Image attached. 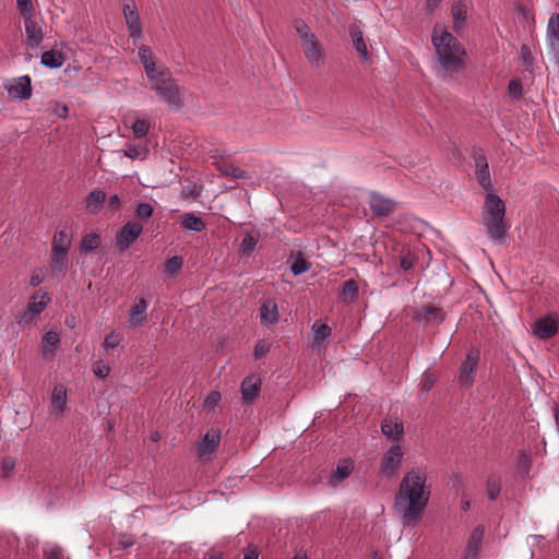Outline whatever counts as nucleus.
I'll return each mask as SVG.
<instances>
[{
  "label": "nucleus",
  "mask_w": 559,
  "mask_h": 559,
  "mask_svg": "<svg viewBox=\"0 0 559 559\" xmlns=\"http://www.w3.org/2000/svg\"><path fill=\"white\" fill-rule=\"evenodd\" d=\"M430 489L427 486V472L423 467L411 468L403 477L395 496V508L405 523L421 519L429 502Z\"/></svg>",
  "instance_id": "1"
},
{
  "label": "nucleus",
  "mask_w": 559,
  "mask_h": 559,
  "mask_svg": "<svg viewBox=\"0 0 559 559\" xmlns=\"http://www.w3.org/2000/svg\"><path fill=\"white\" fill-rule=\"evenodd\" d=\"M432 44L439 63L445 72L456 73L463 69L466 52L451 33L436 25L432 32Z\"/></svg>",
  "instance_id": "2"
},
{
  "label": "nucleus",
  "mask_w": 559,
  "mask_h": 559,
  "mask_svg": "<svg viewBox=\"0 0 559 559\" xmlns=\"http://www.w3.org/2000/svg\"><path fill=\"white\" fill-rule=\"evenodd\" d=\"M506 205L495 193H488L485 199L484 223L490 239L499 240L507 231L504 225Z\"/></svg>",
  "instance_id": "3"
},
{
  "label": "nucleus",
  "mask_w": 559,
  "mask_h": 559,
  "mask_svg": "<svg viewBox=\"0 0 559 559\" xmlns=\"http://www.w3.org/2000/svg\"><path fill=\"white\" fill-rule=\"evenodd\" d=\"M151 90L155 91L160 100L166 103L173 109L181 108L180 91L176 80L166 68L151 79H148Z\"/></svg>",
  "instance_id": "4"
},
{
  "label": "nucleus",
  "mask_w": 559,
  "mask_h": 559,
  "mask_svg": "<svg viewBox=\"0 0 559 559\" xmlns=\"http://www.w3.org/2000/svg\"><path fill=\"white\" fill-rule=\"evenodd\" d=\"M143 226L139 222L130 221L126 223L116 235V248L118 251H126L132 242L142 234Z\"/></svg>",
  "instance_id": "5"
},
{
  "label": "nucleus",
  "mask_w": 559,
  "mask_h": 559,
  "mask_svg": "<svg viewBox=\"0 0 559 559\" xmlns=\"http://www.w3.org/2000/svg\"><path fill=\"white\" fill-rule=\"evenodd\" d=\"M444 318L442 309L432 305H423L414 313V320L424 326H438Z\"/></svg>",
  "instance_id": "6"
},
{
  "label": "nucleus",
  "mask_w": 559,
  "mask_h": 559,
  "mask_svg": "<svg viewBox=\"0 0 559 559\" xmlns=\"http://www.w3.org/2000/svg\"><path fill=\"white\" fill-rule=\"evenodd\" d=\"M478 353L469 352L459 369L457 380L463 386H471L475 381Z\"/></svg>",
  "instance_id": "7"
},
{
  "label": "nucleus",
  "mask_w": 559,
  "mask_h": 559,
  "mask_svg": "<svg viewBox=\"0 0 559 559\" xmlns=\"http://www.w3.org/2000/svg\"><path fill=\"white\" fill-rule=\"evenodd\" d=\"M306 60L313 68H320L324 64V51L321 43L314 36L312 39L301 44Z\"/></svg>",
  "instance_id": "8"
},
{
  "label": "nucleus",
  "mask_w": 559,
  "mask_h": 559,
  "mask_svg": "<svg viewBox=\"0 0 559 559\" xmlns=\"http://www.w3.org/2000/svg\"><path fill=\"white\" fill-rule=\"evenodd\" d=\"M123 15L126 19L128 31L130 33V37L133 39V41H138L142 38V28L140 16L136 11L135 3L133 1L123 4Z\"/></svg>",
  "instance_id": "9"
},
{
  "label": "nucleus",
  "mask_w": 559,
  "mask_h": 559,
  "mask_svg": "<svg viewBox=\"0 0 559 559\" xmlns=\"http://www.w3.org/2000/svg\"><path fill=\"white\" fill-rule=\"evenodd\" d=\"M396 203L379 192H371L369 207L376 216L384 217L393 213Z\"/></svg>",
  "instance_id": "10"
},
{
  "label": "nucleus",
  "mask_w": 559,
  "mask_h": 559,
  "mask_svg": "<svg viewBox=\"0 0 559 559\" xmlns=\"http://www.w3.org/2000/svg\"><path fill=\"white\" fill-rule=\"evenodd\" d=\"M261 379L255 374L247 376L240 385L241 399L245 404L250 405L259 396L261 391Z\"/></svg>",
  "instance_id": "11"
},
{
  "label": "nucleus",
  "mask_w": 559,
  "mask_h": 559,
  "mask_svg": "<svg viewBox=\"0 0 559 559\" xmlns=\"http://www.w3.org/2000/svg\"><path fill=\"white\" fill-rule=\"evenodd\" d=\"M403 451L401 445H392L381 459V471L386 475H391L401 465Z\"/></svg>",
  "instance_id": "12"
},
{
  "label": "nucleus",
  "mask_w": 559,
  "mask_h": 559,
  "mask_svg": "<svg viewBox=\"0 0 559 559\" xmlns=\"http://www.w3.org/2000/svg\"><path fill=\"white\" fill-rule=\"evenodd\" d=\"M261 324L269 328L280 321L278 307L274 299H265L260 307Z\"/></svg>",
  "instance_id": "13"
},
{
  "label": "nucleus",
  "mask_w": 559,
  "mask_h": 559,
  "mask_svg": "<svg viewBox=\"0 0 559 559\" xmlns=\"http://www.w3.org/2000/svg\"><path fill=\"white\" fill-rule=\"evenodd\" d=\"M558 332V323L550 316L540 318L534 323V334L543 340L555 336Z\"/></svg>",
  "instance_id": "14"
},
{
  "label": "nucleus",
  "mask_w": 559,
  "mask_h": 559,
  "mask_svg": "<svg viewBox=\"0 0 559 559\" xmlns=\"http://www.w3.org/2000/svg\"><path fill=\"white\" fill-rule=\"evenodd\" d=\"M139 59L143 64L147 79H151L152 76L156 75L158 71H163L164 69H166L165 66L156 64V62L153 60L152 50L148 46L142 45L139 48Z\"/></svg>",
  "instance_id": "15"
},
{
  "label": "nucleus",
  "mask_w": 559,
  "mask_h": 559,
  "mask_svg": "<svg viewBox=\"0 0 559 559\" xmlns=\"http://www.w3.org/2000/svg\"><path fill=\"white\" fill-rule=\"evenodd\" d=\"M9 95L13 98L25 100L32 97V85L28 75L21 76L8 90Z\"/></svg>",
  "instance_id": "16"
},
{
  "label": "nucleus",
  "mask_w": 559,
  "mask_h": 559,
  "mask_svg": "<svg viewBox=\"0 0 559 559\" xmlns=\"http://www.w3.org/2000/svg\"><path fill=\"white\" fill-rule=\"evenodd\" d=\"M48 301L49 297L47 294H44L41 296L40 301H37L36 296H33L28 301L26 311H24V313L21 316V321L26 323L33 321L38 314H40L44 311Z\"/></svg>",
  "instance_id": "17"
},
{
  "label": "nucleus",
  "mask_w": 559,
  "mask_h": 559,
  "mask_svg": "<svg viewBox=\"0 0 559 559\" xmlns=\"http://www.w3.org/2000/svg\"><path fill=\"white\" fill-rule=\"evenodd\" d=\"M221 441V433L218 430L211 429L205 433L198 447L199 454L209 455L215 451Z\"/></svg>",
  "instance_id": "18"
},
{
  "label": "nucleus",
  "mask_w": 559,
  "mask_h": 559,
  "mask_svg": "<svg viewBox=\"0 0 559 559\" xmlns=\"http://www.w3.org/2000/svg\"><path fill=\"white\" fill-rule=\"evenodd\" d=\"M68 265V252L51 251L50 273L52 277L60 278L63 276Z\"/></svg>",
  "instance_id": "19"
},
{
  "label": "nucleus",
  "mask_w": 559,
  "mask_h": 559,
  "mask_svg": "<svg viewBox=\"0 0 559 559\" xmlns=\"http://www.w3.org/2000/svg\"><path fill=\"white\" fill-rule=\"evenodd\" d=\"M381 431L386 438L397 440L403 436L404 428L397 418H385L381 424Z\"/></svg>",
  "instance_id": "20"
},
{
  "label": "nucleus",
  "mask_w": 559,
  "mask_h": 559,
  "mask_svg": "<svg viewBox=\"0 0 559 559\" xmlns=\"http://www.w3.org/2000/svg\"><path fill=\"white\" fill-rule=\"evenodd\" d=\"M25 33L31 47H38L41 43L44 35L41 27L34 21L33 17L24 20Z\"/></svg>",
  "instance_id": "21"
},
{
  "label": "nucleus",
  "mask_w": 559,
  "mask_h": 559,
  "mask_svg": "<svg viewBox=\"0 0 559 559\" xmlns=\"http://www.w3.org/2000/svg\"><path fill=\"white\" fill-rule=\"evenodd\" d=\"M72 235L67 229L57 230L51 242V251L69 252Z\"/></svg>",
  "instance_id": "22"
},
{
  "label": "nucleus",
  "mask_w": 559,
  "mask_h": 559,
  "mask_svg": "<svg viewBox=\"0 0 559 559\" xmlns=\"http://www.w3.org/2000/svg\"><path fill=\"white\" fill-rule=\"evenodd\" d=\"M180 225L183 229L200 233L205 228V223L192 212L183 213L180 216Z\"/></svg>",
  "instance_id": "23"
},
{
  "label": "nucleus",
  "mask_w": 559,
  "mask_h": 559,
  "mask_svg": "<svg viewBox=\"0 0 559 559\" xmlns=\"http://www.w3.org/2000/svg\"><path fill=\"white\" fill-rule=\"evenodd\" d=\"M349 34L353 39V44H354L356 51L364 60L367 61L369 59V53H368L367 45L364 40L362 32L358 27L352 26L349 29Z\"/></svg>",
  "instance_id": "24"
},
{
  "label": "nucleus",
  "mask_w": 559,
  "mask_h": 559,
  "mask_svg": "<svg viewBox=\"0 0 559 559\" xmlns=\"http://www.w3.org/2000/svg\"><path fill=\"white\" fill-rule=\"evenodd\" d=\"M342 299L345 304H353L358 299L359 287L355 280H347L342 285Z\"/></svg>",
  "instance_id": "25"
},
{
  "label": "nucleus",
  "mask_w": 559,
  "mask_h": 559,
  "mask_svg": "<svg viewBox=\"0 0 559 559\" xmlns=\"http://www.w3.org/2000/svg\"><path fill=\"white\" fill-rule=\"evenodd\" d=\"M51 403L57 414H62L67 403V389L62 384H57L53 388Z\"/></svg>",
  "instance_id": "26"
},
{
  "label": "nucleus",
  "mask_w": 559,
  "mask_h": 559,
  "mask_svg": "<svg viewBox=\"0 0 559 559\" xmlns=\"http://www.w3.org/2000/svg\"><path fill=\"white\" fill-rule=\"evenodd\" d=\"M105 199L106 194L104 191L93 190L86 198V211L91 214H97Z\"/></svg>",
  "instance_id": "27"
},
{
  "label": "nucleus",
  "mask_w": 559,
  "mask_h": 559,
  "mask_svg": "<svg viewBox=\"0 0 559 559\" xmlns=\"http://www.w3.org/2000/svg\"><path fill=\"white\" fill-rule=\"evenodd\" d=\"M259 237L260 234L257 230H251L245 234L239 247V251L242 255L249 257L253 252L259 241Z\"/></svg>",
  "instance_id": "28"
},
{
  "label": "nucleus",
  "mask_w": 559,
  "mask_h": 559,
  "mask_svg": "<svg viewBox=\"0 0 559 559\" xmlns=\"http://www.w3.org/2000/svg\"><path fill=\"white\" fill-rule=\"evenodd\" d=\"M63 62H64V57L58 50L51 49V50L45 51L41 55V64L47 68L58 69V68L62 67Z\"/></svg>",
  "instance_id": "29"
},
{
  "label": "nucleus",
  "mask_w": 559,
  "mask_h": 559,
  "mask_svg": "<svg viewBox=\"0 0 559 559\" xmlns=\"http://www.w3.org/2000/svg\"><path fill=\"white\" fill-rule=\"evenodd\" d=\"M352 471L353 465L350 463H340L331 475L329 484L333 487H336L342 480L350 475Z\"/></svg>",
  "instance_id": "30"
},
{
  "label": "nucleus",
  "mask_w": 559,
  "mask_h": 559,
  "mask_svg": "<svg viewBox=\"0 0 559 559\" xmlns=\"http://www.w3.org/2000/svg\"><path fill=\"white\" fill-rule=\"evenodd\" d=\"M484 534H485L484 526H481V525L476 526L473 530V532L468 538L466 549L479 551V548H480V545H481V542L484 538Z\"/></svg>",
  "instance_id": "31"
},
{
  "label": "nucleus",
  "mask_w": 559,
  "mask_h": 559,
  "mask_svg": "<svg viewBox=\"0 0 559 559\" xmlns=\"http://www.w3.org/2000/svg\"><path fill=\"white\" fill-rule=\"evenodd\" d=\"M100 246V236L96 233H90L82 238L80 250L81 251H93Z\"/></svg>",
  "instance_id": "32"
},
{
  "label": "nucleus",
  "mask_w": 559,
  "mask_h": 559,
  "mask_svg": "<svg viewBox=\"0 0 559 559\" xmlns=\"http://www.w3.org/2000/svg\"><path fill=\"white\" fill-rule=\"evenodd\" d=\"M294 28L299 35L301 44L308 39H312L316 35L311 32L307 23L301 19L294 20Z\"/></svg>",
  "instance_id": "33"
},
{
  "label": "nucleus",
  "mask_w": 559,
  "mask_h": 559,
  "mask_svg": "<svg viewBox=\"0 0 559 559\" xmlns=\"http://www.w3.org/2000/svg\"><path fill=\"white\" fill-rule=\"evenodd\" d=\"M452 16H453L454 29L456 32L461 31L466 21V10L464 9V7L462 4L456 3L452 7Z\"/></svg>",
  "instance_id": "34"
},
{
  "label": "nucleus",
  "mask_w": 559,
  "mask_h": 559,
  "mask_svg": "<svg viewBox=\"0 0 559 559\" xmlns=\"http://www.w3.org/2000/svg\"><path fill=\"white\" fill-rule=\"evenodd\" d=\"M487 496L488 499L493 501L498 498L501 490V479L498 476L491 475L487 479Z\"/></svg>",
  "instance_id": "35"
},
{
  "label": "nucleus",
  "mask_w": 559,
  "mask_h": 559,
  "mask_svg": "<svg viewBox=\"0 0 559 559\" xmlns=\"http://www.w3.org/2000/svg\"><path fill=\"white\" fill-rule=\"evenodd\" d=\"M547 37L549 41L559 40V14L555 13L550 16L547 26Z\"/></svg>",
  "instance_id": "36"
},
{
  "label": "nucleus",
  "mask_w": 559,
  "mask_h": 559,
  "mask_svg": "<svg viewBox=\"0 0 559 559\" xmlns=\"http://www.w3.org/2000/svg\"><path fill=\"white\" fill-rule=\"evenodd\" d=\"M153 206L147 202H140L134 211V217L141 222L147 221L153 215Z\"/></svg>",
  "instance_id": "37"
},
{
  "label": "nucleus",
  "mask_w": 559,
  "mask_h": 559,
  "mask_svg": "<svg viewBox=\"0 0 559 559\" xmlns=\"http://www.w3.org/2000/svg\"><path fill=\"white\" fill-rule=\"evenodd\" d=\"M148 153V150L142 145H127L124 150V155L129 158L135 159H144Z\"/></svg>",
  "instance_id": "38"
},
{
  "label": "nucleus",
  "mask_w": 559,
  "mask_h": 559,
  "mask_svg": "<svg viewBox=\"0 0 559 559\" xmlns=\"http://www.w3.org/2000/svg\"><path fill=\"white\" fill-rule=\"evenodd\" d=\"M219 169L225 176H229L231 178H248L249 177L245 170L240 169L238 166H236L234 164H223L219 167Z\"/></svg>",
  "instance_id": "39"
},
{
  "label": "nucleus",
  "mask_w": 559,
  "mask_h": 559,
  "mask_svg": "<svg viewBox=\"0 0 559 559\" xmlns=\"http://www.w3.org/2000/svg\"><path fill=\"white\" fill-rule=\"evenodd\" d=\"M44 352L47 353H52L55 347L58 346V344L60 343V338H59V335L58 333L53 332V331H49L47 332L45 335H44Z\"/></svg>",
  "instance_id": "40"
},
{
  "label": "nucleus",
  "mask_w": 559,
  "mask_h": 559,
  "mask_svg": "<svg viewBox=\"0 0 559 559\" xmlns=\"http://www.w3.org/2000/svg\"><path fill=\"white\" fill-rule=\"evenodd\" d=\"M132 130L135 138H143L150 131V123L145 119H136L132 124Z\"/></svg>",
  "instance_id": "41"
},
{
  "label": "nucleus",
  "mask_w": 559,
  "mask_h": 559,
  "mask_svg": "<svg viewBox=\"0 0 559 559\" xmlns=\"http://www.w3.org/2000/svg\"><path fill=\"white\" fill-rule=\"evenodd\" d=\"M16 465V461L12 456H4L1 462V477L9 478Z\"/></svg>",
  "instance_id": "42"
},
{
  "label": "nucleus",
  "mask_w": 559,
  "mask_h": 559,
  "mask_svg": "<svg viewBox=\"0 0 559 559\" xmlns=\"http://www.w3.org/2000/svg\"><path fill=\"white\" fill-rule=\"evenodd\" d=\"M17 9L23 19L33 17L34 5L32 0H16Z\"/></svg>",
  "instance_id": "43"
},
{
  "label": "nucleus",
  "mask_w": 559,
  "mask_h": 559,
  "mask_svg": "<svg viewBox=\"0 0 559 559\" xmlns=\"http://www.w3.org/2000/svg\"><path fill=\"white\" fill-rule=\"evenodd\" d=\"M312 330L314 333V343L325 340L331 334V329L326 324L314 323Z\"/></svg>",
  "instance_id": "44"
},
{
  "label": "nucleus",
  "mask_w": 559,
  "mask_h": 559,
  "mask_svg": "<svg viewBox=\"0 0 559 559\" xmlns=\"http://www.w3.org/2000/svg\"><path fill=\"white\" fill-rule=\"evenodd\" d=\"M310 269V263L307 262L302 257H298L290 266V271L294 275H301Z\"/></svg>",
  "instance_id": "45"
},
{
  "label": "nucleus",
  "mask_w": 559,
  "mask_h": 559,
  "mask_svg": "<svg viewBox=\"0 0 559 559\" xmlns=\"http://www.w3.org/2000/svg\"><path fill=\"white\" fill-rule=\"evenodd\" d=\"M476 177L479 182V185L484 189H490L491 188V179H490V173H489V166L487 168H478L476 169Z\"/></svg>",
  "instance_id": "46"
},
{
  "label": "nucleus",
  "mask_w": 559,
  "mask_h": 559,
  "mask_svg": "<svg viewBox=\"0 0 559 559\" xmlns=\"http://www.w3.org/2000/svg\"><path fill=\"white\" fill-rule=\"evenodd\" d=\"M183 261L181 257L175 255L168 259L165 263V272L175 274L182 267Z\"/></svg>",
  "instance_id": "47"
},
{
  "label": "nucleus",
  "mask_w": 559,
  "mask_h": 559,
  "mask_svg": "<svg viewBox=\"0 0 559 559\" xmlns=\"http://www.w3.org/2000/svg\"><path fill=\"white\" fill-rule=\"evenodd\" d=\"M508 91L512 98H521L523 95V87L521 81L519 79L511 80L509 82Z\"/></svg>",
  "instance_id": "48"
},
{
  "label": "nucleus",
  "mask_w": 559,
  "mask_h": 559,
  "mask_svg": "<svg viewBox=\"0 0 559 559\" xmlns=\"http://www.w3.org/2000/svg\"><path fill=\"white\" fill-rule=\"evenodd\" d=\"M473 159H474L476 169L488 167V162H487L486 155L481 148L473 150Z\"/></svg>",
  "instance_id": "49"
},
{
  "label": "nucleus",
  "mask_w": 559,
  "mask_h": 559,
  "mask_svg": "<svg viewBox=\"0 0 559 559\" xmlns=\"http://www.w3.org/2000/svg\"><path fill=\"white\" fill-rule=\"evenodd\" d=\"M531 465L530 456L524 452H520L518 456V469L521 474H527Z\"/></svg>",
  "instance_id": "50"
},
{
  "label": "nucleus",
  "mask_w": 559,
  "mask_h": 559,
  "mask_svg": "<svg viewBox=\"0 0 559 559\" xmlns=\"http://www.w3.org/2000/svg\"><path fill=\"white\" fill-rule=\"evenodd\" d=\"M416 262L417 258L413 253L407 252L405 255L401 257L400 267L403 271H409L411 269H413Z\"/></svg>",
  "instance_id": "51"
},
{
  "label": "nucleus",
  "mask_w": 559,
  "mask_h": 559,
  "mask_svg": "<svg viewBox=\"0 0 559 559\" xmlns=\"http://www.w3.org/2000/svg\"><path fill=\"white\" fill-rule=\"evenodd\" d=\"M120 335L116 332H110L104 340V348L106 350L112 349L119 345Z\"/></svg>",
  "instance_id": "52"
},
{
  "label": "nucleus",
  "mask_w": 559,
  "mask_h": 559,
  "mask_svg": "<svg viewBox=\"0 0 559 559\" xmlns=\"http://www.w3.org/2000/svg\"><path fill=\"white\" fill-rule=\"evenodd\" d=\"M147 308V301L144 298H140L139 301L132 307L130 317L143 316Z\"/></svg>",
  "instance_id": "53"
},
{
  "label": "nucleus",
  "mask_w": 559,
  "mask_h": 559,
  "mask_svg": "<svg viewBox=\"0 0 559 559\" xmlns=\"http://www.w3.org/2000/svg\"><path fill=\"white\" fill-rule=\"evenodd\" d=\"M269 350L270 346L264 340L258 341L254 346V358H262Z\"/></svg>",
  "instance_id": "54"
},
{
  "label": "nucleus",
  "mask_w": 559,
  "mask_h": 559,
  "mask_svg": "<svg viewBox=\"0 0 559 559\" xmlns=\"http://www.w3.org/2000/svg\"><path fill=\"white\" fill-rule=\"evenodd\" d=\"M521 58L526 66H532L534 62V57L532 56L531 49L527 45H522L521 47Z\"/></svg>",
  "instance_id": "55"
},
{
  "label": "nucleus",
  "mask_w": 559,
  "mask_h": 559,
  "mask_svg": "<svg viewBox=\"0 0 559 559\" xmlns=\"http://www.w3.org/2000/svg\"><path fill=\"white\" fill-rule=\"evenodd\" d=\"M551 58L556 66L559 68V40L549 41Z\"/></svg>",
  "instance_id": "56"
},
{
  "label": "nucleus",
  "mask_w": 559,
  "mask_h": 559,
  "mask_svg": "<svg viewBox=\"0 0 559 559\" xmlns=\"http://www.w3.org/2000/svg\"><path fill=\"white\" fill-rule=\"evenodd\" d=\"M107 204H108V206L111 210H114V211L118 210L119 206H120V198H119V195L118 194L110 195L108 198Z\"/></svg>",
  "instance_id": "57"
},
{
  "label": "nucleus",
  "mask_w": 559,
  "mask_h": 559,
  "mask_svg": "<svg viewBox=\"0 0 559 559\" xmlns=\"http://www.w3.org/2000/svg\"><path fill=\"white\" fill-rule=\"evenodd\" d=\"M109 371H110L109 367H108V366H105V365H104V366H102V367H100V366H98L97 368H95V369H94V373H95L98 378H102V379H104V378L108 377Z\"/></svg>",
  "instance_id": "58"
},
{
  "label": "nucleus",
  "mask_w": 559,
  "mask_h": 559,
  "mask_svg": "<svg viewBox=\"0 0 559 559\" xmlns=\"http://www.w3.org/2000/svg\"><path fill=\"white\" fill-rule=\"evenodd\" d=\"M43 282H44V275L41 273H34L29 280V284L33 287L40 285Z\"/></svg>",
  "instance_id": "59"
},
{
  "label": "nucleus",
  "mask_w": 559,
  "mask_h": 559,
  "mask_svg": "<svg viewBox=\"0 0 559 559\" xmlns=\"http://www.w3.org/2000/svg\"><path fill=\"white\" fill-rule=\"evenodd\" d=\"M221 399V394L218 392H212L207 399H206V405L207 406H213V405H216L217 402L219 401Z\"/></svg>",
  "instance_id": "60"
},
{
  "label": "nucleus",
  "mask_w": 559,
  "mask_h": 559,
  "mask_svg": "<svg viewBox=\"0 0 559 559\" xmlns=\"http://www.w3.org/2000/svg\"><path fill=\"white\" fill-rule=\"evenodd\" d=\"M61 551L59 548H52L46 554V559H60Z\"/></svg>",
  "instance_id": "61"
},
{
  "label": "nucleus",
  "mask_w": 559,
  "mask_h": 559,
  "mask_svg": "<svg viewBox=\"0 0 559 559\" xmlns=\"http://www.w3.org/2000/svg\"><path fill=\"white\" fill-rule=\"evenodd\" d=\"M243 559H259V552L254 548H249L243 556Z\"/></svg>",
  "instance_id": "62"
},
{
  "label": "nucleus",
  "mask_w": 559,
  "mask_h": 559,
  "mask_svg": "<svg viewBox=\"0 0 559 559\" xmlns=\"http://www.w3.org/2000/svg\"><path fill=\"white\" fill-rule=\"evenodd\" d=\"M479 551L466 549L463 559H478Z\"/></svg>",
  "instance_id": "63"
},
{
  "label": "nucleus",
  "mask_w": 559,
  "mask_h": 559,
  "mask_svg": "<svg viewBox=\"0 0 559 559\" xmlns=\"http://www.w3.org/2000/svg\"><path fill=\"white\" fill-rule=\"evenodd\" d=\"M441 1L442 0H427V9L430 12L433 11Z\"/></svg>",
  "instance_id": "64"
}]
</instances>
